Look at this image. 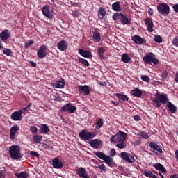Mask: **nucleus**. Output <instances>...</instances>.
<instances>
[{"mask_svg":"<svg viewBox=\"0 0 178 178\" xmlns=\"http://www.w3.org/2000/svg\"><path fill=\"white\" fill-rule=\"evenodd\" d=\"M156 97L152 98V104L156 108H160L162 104H166L169 102L167 94L156 92Z\"/></svg>","mask_w":178,"mask_h":178,"instance_id":"nucleus-1","label":"nucleus"},{"mask_svg":"<svg viewBox=\"0 0 178 178\" xmlns=\"http://www.w3.org/2000/svg\"><path fill=\"white\" fill-rule=\"evenodd\" d=\"M127 134L123 131L118 132L115 134V147L120 149H123L127 147V143L125 140Z\"/></svg>","mask_w":178,"mask_h":178,"instance_id":"nucleus-2","label":"nucleus"},{"mask_svg":"<svg viewBox=\"0 0 178 178\" xmlns=\"http://www.w3.org/2000/svg\"><path fill=\"white\" fill-rule=\"evenodd\" d=\"M8 153L12 159L17 160L23 157L19 146H10Z\"/></svg>","mask_w":178,"mask_h":178,"instance_id":"nucleus-3","label":"nucleus"},{"mask_svg":"<svg viewBox=\"0 0 178 178\" xmlns=\"http://www.w3.org/2000/svg\"><path fill=\"white\" fill-rule=\"evenodd\" d=\"M79 136L80 139H81L83 140L89 141V140L93 139L96 136V135L94 132L88 131L86 129H82L79 133Z\"/></svg>","mask_w":178,"mask_h":178,"instance_id":"nucleus-4","label":"nucleus"},{"mask_svg":"<svg viewBox=\"0 0 178 178\" xmlns=\"http://www.w3.org/2000/svg\"><path fill=\"white\" fill-rule=\"evenodd\" d=\"M143 62L147 64H152L154 65H158L159 63V60L158 58H156V55L153 52H150L149 54L144 56Z\"/></svg>","mask_w":178,"mask_h":178,"instance_id":"nucleus-5","label":"nucleus"},{"mask_svg":"<svg viewBox=\"0 0 178 178\" xmlns=\"http://www.w3.org/2000/svg\"><path fill=\"white\" fill-rule=\"evenodd\" d=\"M158 13L163 16H168L170 14V6L167 3H159L157 6Z\"/></svg>","mask_w":178,"mask_h":178,"instance_id":"nucleus-6","label":"nucleus"},{"mask_svg":"<svg viewBox=\"0 0 178 178\" xmlns=\"http://www.w3.org/2000/svg\"><path fill=\"white\" fill-rule=\"evenodd\" d=\"M120 157L128 163H134L136 161L135 157L131 153H127V152H121Z\"/></svg>","mask_w":178,"mask_h":178,"instance_id":"nucleus-7","label":"nucleus"},{"mask_svg":"<svg viewBox=\"0 0 178 178\" xmlns=\"http://www.w3.org/2000/svg\"><path fill=\"white\" fill-rule=\"evenodd\" d=\"M76 110V107L72 105L71 103L66 104L60 108L61 112H67V113H74Z\"/></svg>","mask_w":178,"mask_h":178,"instance_id":"nucleus-8","label":"nucleus"},{"mask_svg":"<svg viewBox=\"0 0 178 178\" xmlns=\"http://www.w3.org/2000/svg\"><path fill=\"white\" fill-rule=\"evenodd\" d=\"M79 92L83 96H87L90 93V86L88 85H79Z\"/></svg>","mask_w":178,"mask_h":178,"instance_id":"nucleus-9","label":"nucleus"},{"mask_svg":"<svg viewBox=\"0 0 178 178\" xmlns=\"http://www.w3.org/2000/svg\"><path fill=\"white\" fill-rule=\"evenodd\" d=\"M149 147L155 153L156 155H161L163 153V150L161 146H159L157 143L154 142H150Z\"/></svg>","mask_w":178,"mask_h":178,"instance_id":"nucleus-10","label":"nucleus"},{"mask_svg":"<svg viewBox=\"0 0 178 178\" xmlns=\"http://www.w3.org/2000/svg\"><path fill=\"white\" fill-rule=\"evenodd\" d=\"M47 47L44 44L39 47L38 50L37 51V56L40 59H42L47 56Z\"/></svg>","mask_w":178,"mask_h":178,"instance_id":"nucleus-11","label":"nucleus"},{"mask_svg":"<svg viewBox=\"0 0 178 178\" xmlns=\"http://www.w3.org/2000/svg\"><path fill=\"white\" fill-rule=\"evenodd\" d=\"M42 13L45 17L49 19H51L54 18V14L52 12L50 11L49 6L48 5H46L42 7Z\"/></svg>","mask_w":178,"mask_h":178,"instance_id":"nucleus-12","label":"nucleus"},{"mask_svg":"<svg viewBox=\"0 0 178 178\" xmlns=\"http://www.w3.org/2000/svg\"><path fill=\"white\" fill-rule=\"evenodd\" d=\"M10 119L13 121H21L23 119V115L19 110L15 111L11 113Z\"/></svg>","mask_w":178,"mask_h":178,"instance_id":"nucleus-13","label":"nucleus"},{"mask_svg":"<svg viewBox=\"0 0 178 178\" xmlns=\"http://www.w3.org/2000/svg\"><path fill=\"white\" fill-rule=\"evenodd\" d=\"M19 131V127L17 125H14L10 127V135L9 138L10 140H15V136L17 134V132Z\"/></svg>","mask_w":178,"mask_h":178,"instance_id":"nucleus-14","label":"nucleus"},{"mask_svg":"<svg viewBox=\"0 0 178 178\" xmlns=\"http://www.w3.org/2000/svg\"><path fill=\"white\" fill-rule=\"evenodd\" d=\"M68 48V43L66 40H60L57 44V49L60 51H65Z\"/></svg>","mask_w":178,"mask_h":178,"instance_id":"nucleus-15","label":"nucleus"},{"mask_svg":"<svg viewBox=\"0 0 178 178\" xmlns=\"http://www.w3.org/2000/svg\"><path fill=\"white\" fill-rule=\"evenodd\" d=\"M10 37V33L8 29H4L0 33V39L3 42H6Z\"/></svg>","mask_w":178,"mask_h":178,"instance_id":"nucleus-16","label":"nucleus"},{"mask_svg":"<svg viewBox=\"0 0 178 178\" xmlns=\"http://www.w3.org/2000/svg\"><path fill=\"white\" fill-rule=\"evenodd\" d=\"M76 173L81 178H89V175L86 168H83V167H80L79 168H78Z\"/></svg>","mask_w":178,"mask_h":178,"instance_id":"nucleus-17","label":"nucleus"},{"mask_svg":"<svg viewBox=\"0 0 178 178\" xmlns=\"http://www.w3.org/2000/svg\"><path fill=\"white\" fill-rule=\"evenodd\" d=\"M102 144V140L99 139H93L89 142V145L95 149H99Z\"/></svg>","mask_w":178,"mask_h":178,"instance_id":"nucleus-18","label":"nucleus"},{"mask_svg":"<svg viewBox=\"0 0 178 178\" xmlns=\"http://www.w3.org/2000/svg\"><path fill=\"white\" fill-rule=\"evenodd\" d=\"M79 53L83 58H86L88 59H90L91 58H92V54L90 51H86L82 49H79Z\"/></svg>","mask_w":178,"mask_h":178,"instance_id":"nucleus-19","label":"nucleus"},{"mask_svg":"<svg viewBox=\"0 0 178 178\" xmlns=\"http://www.w3.org/2000/svg\"><path fill=\"white\" fill-rule=\"evenodd\" d=\"M52 166L56 169H60L63 167V163L59 159H53Z\"/></svg>","mask_w":178,"mask_h":178,"instance_id":"nucleus-20","label":"nucleus"},{"mask_svg":"<svg viewBox=\"0 0 178 178\" xmlns=\"http://www.w3.org/2000/svg\"><path fill=\"white\" fill-rule=\"evenodd\" d=\"M145 24L147 26V31L149 33H152L154 31V23L152 19L147 18L145 19Z\"/></svg>","mask_w":178,"mask_h":178,"instance_id":"nucleus-21","label":"nucleus"},{"mask_svg":"<svg viewBox=\"0 0 178 178\" xmlns=\"http://www.w3.org/2000/svg\"><path fill=\"white\" fill-rule=\"evenodd\" d=\"M132 41L134 42V43L141 45L145 43V40L144 38H141L140 36L138 35H134L132 37Z\"/></svg>","mask_w":178,"mask_h":178,"instance_id":"nucleus-22","label":"nucleus"},{"mask_svg":"<svg viewBox=\"0 0 178 178\" xmlns=\"http://www.w3.org/2000/svg\"><path fill=\"white\" fill-rule=\"evenodd\" d=\"M104 161L105 162L106 164L108 165V166L113 168L115 165L114 160L111 157V156H106L105 157Z\"/></svg>","mask_w":178,"mask_h":178,"instance_id":"nucleus-23","label":"nucleus"},{"mask_svg":"<svg viewBox=\"0 0 178 178\" xmlns=\"http://www.w3.org/2000/svg\"><path fill=\"white\" fill-rule=\"evenodd\" d=\"M112 9L115 12H121L122 6L120 1H116L112 4Z\"/></svg>","mask_w":178,"mask_h":178,"instance_id":"nucleus-24","label":"nucleus"},{"mask_svg":"<svg viewBox=\"0 0 178 178\" xmlns=\"http://www.w3.org/2000/svg\"><path fill=\"white\" fill-rule=\"evenodd\" d=\"M166 107L168 108V111L171 113H175V112H176V111L177 110V108H176V106H175V104H173L170 101L168 102V103L166 104Z\"/></svg>","mask_w":178,"mask_h":178,"instance_id":"nucleus-25","label":"nucleus"},{"mask_svg":"<svg viewBox=\"0 0 178 178\" xmlns=\"http://www.w3.org/2000/svg\"><path fill=\"white\" fill-rule=\"evenodd\" d=\"M131 95L136 97L140 98L143 95V91L139 88H136L131 91Z\"/></svg>","mask_w":178,"mask_h":178,"instance_id":"nucleus-26","label":"nucleus"},{"mask_svg":"<svg viewBox=\"0 0 178 178\" xmlns=\"http://www.w3.org/2000/svg\"><path fill=\"white\" fill-rule=\"evenodd\" d=\"M92 40L95 43H98L101 41V35L98 31H94L92 35Z\"/></svg>","mask_w":178,"mask_h":178,"instance_id":"nucleus-27","label":"nucleus"},{"mask_svg":"<svg viewBox=\"0 0 178 178\" xmlns=\"http://www.w3.org/2000/svg\"><path fill=\"white\" fill-rule=\"evenodd\" d=\"M154 167L159 171H161L163 173L167 172V170H165L164 165L163 164H161V163H157L156 164H154Z\"/></svg>","mask_w":178,"mask_h":178,"instance_id":"nucleus-28","label":"nucleus"},{"mask_svg":"<svg viewBox=\"0 0 178 178\" xmlns=\"http://www.w3.org/2000/svg\"><path fill=\"white\" fill-rule=\"evenodd\" d=\"M54 86L56 88H63L64 86H65V81H64V80L54 81Z\"/></svg>","mask_w":178,"mask_h":178,"instance_id":"nucleus-29","label":"nucleus"},{"mask_svg":"<svg viewBox=\"0 0 178 178\" xmlns=\"http://www.w3.org/2000/svg\"><path fill=\"white\" fill-rule=\"evenodd\" d=\"M120 20L122 25H127L130 24V21L129 18L126 15H124L123 14L121 15Z\"/></svg>","mask_w":178,"mask_h":178,"instance_id":"nucleus-30","label":"nucleus"},{"mask_svg":"<svg viewBox=\"0 0 178 178\" xmlns=\"http://www.w3.org/2000/svg\"><path fill=\"white\" fill-rule=\"evenodd\" d=\"M115 96L120 99L123 102H128L129 98L127 95H123L120 93H115Z\"/></svg>","mask_w":178,"mask_h":178,"instance_id":"nucleus-31","label":"nucleus"},{"mask_svg":"<svg viewBox=\"0 0 178 178\" xmlns=\"http://www.w3.org/2000/svg\"><path fill=\"white\" fill-rule=\"evenodd\" d=\"M121 60L124 63H129L131 60V58L129 57L128 54H123L122 55Z\"/></svg>","mask_w":178,"mask_h":178,"instance_id":"nucleus-32","label":"nucleus"},{"mask_svg":"<svg viewBox=\"0 0 178 178\" xmlns=\"http://www.w3.org/2000/svg\"><path fill=\"white\" fill-rule=\"evenodd\" d=\"M97 53L99 54V58L102 60H104L105 59V56L104 54L106 53V49L103 47H99L97 50Z\"/></svg>","mask_w":178,"mask_h":178,"instance_id":"nucleus-33","label":"nucleus"},{"mask_svg":"<svg viewBox=\"0 0 178 178\" xmlns=\"http://www.w3.org/2000/svg\"><path fill=\"white\" fill-rule=\"evenodd\" d=\"M15 176L17 178H28L29 174L28 172H15Z\"/></svg>","mask_w":178,"mask_h":178,"instance_id":"nucleus-34","label":"nucleus"},{"mask_svg":"<svg viewBox=\"0 0 178 178\" xmlns=\"http://www.w3.org/2000/svg\"><path fill=\"white\" fill-rule=\"evenodd\" d=\"M77 61L86 67L90 65L88 61L86 59L82 58L81 57H78Z\"/></svg>","mask_w":178,"mask_h":178,"instance_id":"nucleus-35","label":"nucleus"},{"mask_svg":"<svg viewBox=\"0 0 178 178\" xmlns=\"http://www.w3.org/2000/svg\"><path fill=\"white\" fill-rule=\"evenodd\" d=\"M95 154L97 157H98L99 159H100L103 161L107 156L106 154H105V153H102V152H97L96 153H95Z\"/></svg>","mask_w":178,"mask_h":178,"instance_id":"nucleus-36","label":"nucleus"},{"mask_svg":"<svg viewBox=\"0 0 178 178\" xmlns=\"http://www.w3.org/2000/svg\"><path fill=\"white\" fill-rule=\"evenodd\" d=\"M104 125L103 118H99L98 121L96 122V129H100Z\"/></svg>","mask_w":178,"mask_h":178,"instance_id":"nucleus-37","label":"nucleus"},{"mask_svg":"<svg viewBox=\"0 0 178 178\" xmlns=\"http://www.w3.org/2000/svg\"><path fill=\"white\" fill-rule=\"evenodd\" d=\"M143 175L149 178H158V177L154 174H152L151 171H143Z\"/></svg>","mask_w":178,"mask_h":178,"instance_id":"nucleus-38","label":"nucleus"},{"mask_svg":"<svg viewBox=\"0 0 178 178\" xmlns=\"http://www.w3.org/2000/svg\"><path fill=\"white\" fill-rule=\"evenodd\" d=\"M98 14L100 15L102 17H105L106 15V12L105 8L100 7L98 10Z\"/></svg>","mask_w":178,"mask_h":178,"instance_id":"nucleus-39","label":"nucleus"},{"mask_svg":"<svg viewBox=\"0 0 178 178\" xmlns=\"http://www.w3.org/2000/svg\"><path fill=\"white\" fill-rule=\"evenodd\" d=\"M42 140V135H35L33 136V140L35 143L39 144Z\"/></svg>","mask_w":178,"mask_h":178,"instance_id":"nucleus-40","label":"nucleus"},{"mask_svg":"<svg viewBox=\"0 0 178 178\" xmlns=\"http://www.w3.org/2000/svg\"><path fill=\"white\" fill-rule=\"evenodd\" d=\"M41 131H42V132H43L44 134H47V133L50 132V129L47 124H42L41 127Z\"/></svg>","mask_w":178,"mask_h":178,"instance_id":"nucleus-41","label":"nucleus"},{"mask_svg":"<svg viewBox=\"0 0 178 178\" xmlns=\"http://www.w3.org/2000/svg\"><path fill=\"white\" fill-rule=\"evenodd\" d=\"M122 13H114L112 16V19L113 21H117L118 19H120L121 18V16H122Z\"/></svg>","mask_w":178,"mask_h":178,"instance_id":"nucleus-42","label":"nucleus"},{"mask_svg":"<svg viewBox=\"0 0 178 178\" xmlns=\"http://www.w3.org/2000/svg\"><path fill=\"white\" fill-rule=\"evenodd\" d=\"M154 42H156L159 44H161L163 42V39H162L161 36H160V35H155L154 38Z\"/></svg>","mask_w":178,"mask_h":178,"instance_id":"nucleus-43","label":"nucleus"},{"mask_svg":"<svg viewBox=\"0 0 178 178\" xmlns=\"http://www.w3.org/2000/svg\"><path fill=\"white\" fill-rule=\"evenodd\" d=\"M3 54L6 56H10L12 54V51L10 49L4 48L3 49Z\"/></svg>","mask_w":178,"mask_h":178,"instance_id":"nucleus-44","label":"nucleus"},{"mask_svg":"<svg viewBox=\"0 0 178 178\" xmlns=\"http://www.w3.org/2000/svg\"><path fill=\"white\" fill-rule=\"evenodd\" d=\"M141 80L143 81L144 82H146V83H149L150 82V78L147 75L141 76Z\"/></svg>","mask_w":178,"mask_h":178,"instance_id":"nucleus-45","label":"nucleus"},{"mask_svg":"<svg viewBox=\"0 0 178 178\" xmlns=\"http://www.w3.org/2000/svg\"><path fill=\"white\" fill-rule=\"evenodd\" d=\"M30 131L33 134H37V133H38V128L35 126L32 125V126L30 127Z\"/></svg>","mask_w":178,"mask_h":178,"instance_id":"nucleus-46","label":"nucleus"},{"mask_svg":"<svg viewBox=\"0 0 178 178\" xmlns=\"http://www.w3.org/2000/svg\"><path fill=\"white\" fill-rule=\"evenodd\" d=\"M34 43V41L33 40H29V42H25L24 44V48L25 49H29V47L32 46Z\"/></svg>","mask_w":178,"mask_h":178,"instance_id":"nucleus-47","label":"nucleus"},{"mask_svg":"<svg viewBox=\"0 0 178 178\" xmlns=\"http://www.w3.org/2000/svg\"><path fill=\"white\" fill-rule=\"evenodd\" d=\"M168 76V72L167 71H163L161 74V78L163 80H166Z\"/></svg>","mask_w":178,"mask_h":178,"instance_id":"nucleus-48","label":"nucleus"},{"mask_svg":"<svg viewBox=\"0 0 178 178\" xmlns=\"http://www.w3.org/2000/svg\"><path fill=\"white\" fill-rule=\"evenodd\" d=\"M19 113L22 114H26V113H29V110L26 107L22 108L19 110Z\"/></svg>","mask_w":178,"mask_h":178,"instance_id":"nucleus-49","label":"nucleus"},{"mask_svg":"<svg viewBox=\"0 0 178 178\" xmlns=\"http://www.w3.org/2000/svg\"><path fill=\"white\" fill-rule=\"evenodd\" d=\"M97 168H99L100 170H102L104 172L107 171V168H106V167L104 164H100L99 165L97 166Z\"/></svg>","mask_w":178,"mask_h":178,"instance_id":"nucleus-50","label":"nucleus"},{"mask_svg":"<svg viewBox=\"0 0 178 178\" xmlns=\"http://www.w3.org/2000/svg\"><path fill=\"white\" fill-rule=\"evenodd\" d=\"M30 155L35 158L40 157V154L37 152H30Z\"/></svg>","mask_w":178,"mask_h":178,"instance_id":"nucleus-51","label":"nucleus"},{"mask_svg":"<svg viewBox=\"0 0 178 178\" xmlns=\"http://www.w3.org/2000/svg\"><path fill=\"white\" fill-rule=\"evenodd\" d=\"M72 15L74 17L78 18L79 17V11H78V10L72 11Z\"/></svg>","mask_w":178,"mask_h":178,"instance_id":"nucleus-52","label":"nucleus"},{"mask_svg":"<svg viewBox=\"0 0 178 178\" xmlns=\"http://www.w3.org/2000/svg\"><path fill=\"white\" fill-rule=\"evenodd\" d=\"M140 137H142V138H143L145 139H148L149 138L148 134L145 133V132H143V131L140 132Z\"/></svg>","mask_w":178,"mask_h":178,"instance_id":"nucleus-53","label":"nucleus"},{"mask_svg":"<svg viewBox=\"0 0 178 178\" xmlns=\"http://www.w3.org/2000/svg\"><path fill=\"white\" fill-rule=\"evenodd\" d=\"M172 43L173 44L174 46L178 47V39H177V38H175L172 40Z\"/></svg>","mask_w":178,"mask_h":178,"instance_id":"nucleus-54","label":"nucleus"},{"mask_svg":"<svg viewBox=\"0 0 178 178\" xmlns=\"http://www.w3.org/2000/svg\"><path fill=\"white\" fill-rule=\"evenodd\" d=\"M116 154V150L115 149H111L110 155L113 156Z\"/></svg>","mask_w":178,"mask_h":178,"instance_id":"nucleus-55","label":"nucleus"},{"mask_svg":"<svg viewBox=\"0 0 178 178\" xmlns=\"http://www.w3.org/2000/svg\"><path fill=\"white\" fill-rule=\"evenodd\" d=\"M115 139H116V135H112L111 137L110 138V141L111 143H114L115 142Z\"/></svg>","mask_w":178,"mask_h":178,"instance_id":"nucleus-56","label":"nucleus"},{"mask_svg":"<svg viewBox=\"0 0 178 178\" xmlns=\"http://www.w3.org/2000/svg\"><path fill=\"white\" fill-rule=\"evenodd\" d=\"M172 9L174 10V12L178 13V3L177 4H175L172 6Z\"/></svg>","mask_w":178,"mask_h":178,"instance_id":"nucleus-57","label":"nucleus"},{"mask_svg":"<svg viewBox=\"0 0 178 178\" xmlns=\"http://www.w3.org/2000/svg\"><path fill=\"white\" fill-rule=\"evenodd\" d=\"M42 147L44 149L49 150L51 149L50 146H49V145H47V143H44L42 145Z\"/></svg>","mask_w":178,"mask_h":178,"instance_id":"nucleus-58","label":"nucleus"},{"mask_svg":"<svg viewBox=\"0 0 178 178\" xmlns=\"http://www.w3.org/2000/svg\"><path fill=\"white\" fill-rule=\"evenodd\" d=\"M134 119L136 121H140V116L139 115H135L134 116Z\"/></svg>","mask_w":178,"mask_h":178,"instance_id":"nucleus-59","label":"nucleus"},{"mask_svg":"<svg viewBox=\"0 0 178 178\" xmlns=\"http://www.w3.org/2000/svg\"><path fill=\"white\" fill-rule=\"evenodd\" d=\"M30 64H31L32 67H35L37 66L36 63H35L33 61H30Z\"/></svg>","mask_w":178,"mask_h":178,"instance_id":"nucleus-60","label":"nucleus"},{"mask_svg":"<svg viewBox=\"0 0 178 178\" xmlns=\"http://www.w3.org/2000/svg\"><path fill=\"white\" fill-rule=\"evenodd\" d=\"M175 81L178 83V72L175 74Z\"/></svg>","mask_w":178,"mask_h":178,"instance_id":"nucleus-61","label":"nucleus"},{"mask_svg":"<svg viewBox=\"0 0 178 178\" xmlns=\"http://www.w3.org/2000/svg\"><path fill=\"white\" fill-rule=\"evenodd\" d=\"M170 178H178V174H174L173 175H171Z\"/></svg>","mask_w":178,"mask_h":178,"instance_id":"nucleus-62","label":"nucleus"},{"mask_svg":"<svg viewBox=\"0 0 178 178\" xmlns=\"http://www.w3.org/2000/svg\"><path fill=\"white\" fill-rule=\"evenodd\" d=\"M3 171H0V178H4Z\"/></svg>","mask_w":178,"mask_h":178,"instance_id":"nucleus-63","label":"nucleus"},{"mask_svg":"<svg viewBox=\"0 0 178 178\" xmlns=\"http://www.w3.org/2000/svg\"><path fill=\"white\" fill-rule=\"evenodd\" d=\"M175 156H176L177 160L178 161V150H175Z\"/></svg>","mask_w":178,"mask_h":178,"instance_id":"nucleus-64","label":"nucleus"}]
</instances>
